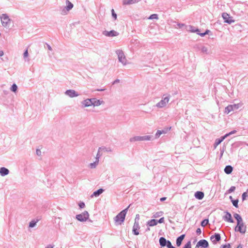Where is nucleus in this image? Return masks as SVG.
Masks as SVG:
<instances>
[{"instance_id":"27","label":"nucleus","mask_w":248,"mask_h":248,"mask_svg":"<svg viewBox=\"0 0 248 248\" xmlns=\"http://www.w3.org/2000/svg\"><path fill=\"white\" fill-rule=\"evenodd\" d=\"M166 105L162 99L156 104V106L158 108H163L165 106H166Z\"/></svg>"},{"instance_id":"36","label":"nucleus","mask_w":248,"mask_h":248,"mask_svg":"<svg viewBox=\"0 0 248 248\" xmlns=\"http://www.w3.org/2000/svg\"><path fill=\"white\" fill-rule=\"evenodd\" d=\"M158 18V15L156 14H152L148 17V19H157Z\"/></svg>"},{"instance_id":"32","label":"nucleus","mask_w":248,"mask_h":248,"mask_svg":"<svg viewBox=\"0 0 248 248\" xmlns=\"http://www.w3.org/2000/svg\"><path fill=\"white\" fill-rule=\"evenodd\" d=\"M98 163H99V161L95 160V161L94 162L91 163L90 164V165H89L91 169H94L96 168L97 165L98 164Z\"/></svg>"},{"instance_id":"35","label":"nucleus","mask_w":248,"mask_h":248,"mask_svg":"<svg viewBox=\"0 0 248 248\" xmlns=\"http://www.w3.org/2000/svg\"><path fill=\"white\" fill-rule=\"evenodd\" d=\"M10 90L11 91L15 93L16 92L17 90V85L15 84V83H14L11 88H10Z\"/></svg>"},{"instance_id":"51","label":"nucleus","mask_w":248,"mask_h":248,"mask_svg":"<svg viewBox=\"0 0 248 248\" xmlns=\"http://www.w3.org/2000/svg\"><path fill=\"white\" fill-rule=\"evenodd\" d=\"M201 50L203 53H207L208 49L206 47L203 46L202 47Z\"/></svg>"},{"instance_id":"53","label":"nucleus","mask_w":248,"mask_h":248,"mask_svg":"<svg viewBox=\"0 0 248 248\" xmlns=\"http://www.w3.org/2000/svg\"><path fill=\"white\" fill-rule=\"evenodd\" d=\"M164 222V217H161L159 219L157 220V224L158 223H162Z\"/></svg>"},{"instance_id":"48","label":"nucleus","mask_w":248,"mask_h":248,"mask_svg":"<svg viewBox=\"0 0 248 248\" xmlns=\"http://www.w3.org/2000/svg\"><path fill=\"white\" fill-rule=\"evenodd\" d=\"M139 220H140V216L139 214L136 215L135 218V223H139Z\"/></svg>"},{"instance_id":"4","label":"nucleus","mask_w":248,"mask_h":248,"mask_svg":"<svg viewBox=\"0 0 248 248\" xmlns=\"http://www.w3.org/2000/svg\"><path fill=\"white\" fill-rule=\"evenodd\" d=\"M0 18L2 25L6 28H8L10 25V22L11 19L9 18L8 16L6 14H2L0 16Z\"/></svg>"},{"instance_id":"64","label":"nucleus","mask_w":248,"mask_h":248,"mask_svg":"<svg viewBox=\"0 0 248 248\" xmlns=\"http://www.w3.org/2000/svg\"><path fill=\"white\" fill-rule=\"evenodd\" d=\"M236 248H242V246L240 244Z\"/></svg>"},{"instance_id":"28","label":"nucleus","mask_w":248,"mask_h":248,"mask_svg":"<svg viewBox=\"0 0 248 248\" xmlns=\"http://www.w3.org/2000/svg\"><path fill=\"white\" fill-rule=\"evenodd\" d=\"M69 11L66 9L65 7L61 8V14L62 15H66L67 14Z\"/></svg>"},{"instance_id":"55","label":"nucleus","mask_w":248,"mask_h":248,"mask_svg":"<svg viewBox=\"0 0 248 248\" xmlns=\"http://www.w3.org/2000/svg\"><path fill=\"white\" fill-rule=\"evenodd\" d=\"M202 233V231H201V229L199 228H198L197 230H196V233L198 234V235H200Z\"/></svg>"},{"instance_id":"20","label":"nucleus","mask_w":248,"mask_h":248,"mask_svg":"<svg viewBox=\"0 0 248 248\" xmlns=\"http://www.w3.org/2000/svg\"><path fill=\"white\" fill-rule=\"evenodd\" d=\"M233 170V167L231 165L226 166L224 170V171L225 173L227 174H231Z\"/></svg>"},{"instance_id":"38","label":"nucleus","mask_w":248,"mask_h":248,"mask_svg":"<svg viewBox=\"0 0 248 248\" xmlns=\"http://www.w3.org/2000/svg\"><path fill=\"white\" fill-rule=\"evenodd\" d=\"M189 29H190V31L192 32H200V30L198 29H195V28L192 26H189Z\"/></svg>"},{"instance_id":"29","label":"nucleus","mask_w":248,"mask_h":248,"mask_svg":"<svg viewBox=\"0 0 248 248\" xmlns=\"http://www.w3.org/2000/svg\"><path fill=\"white\" fill-rule=\"evenodd\" d=\"M99 150L103 151L106 152H111L112 150L110 148H107L106 147H101L99 148Z\"/></svg>"},{"instance_id":"34","label":"nucleus","mask_w":248,"mask_h":248,"mask_svg":"<svg viewBox=\"0 0 248 248\" xmlns=\"http://www.w3.org/2000/svg\"><path fill=\"white\" fill-rule=\"evenodd\" d=\"M163 212H161V211L157 212H156L155 214H154L153 217L154 218H157L159 217H161L163 215Z\"/></svg>"},{"instance_id":"2","label":"nucleus","mask_w":248,"mask_h":248,"mask_svg":"<svg viewBox=\"0 0 248 248\" xmlns=\"http://www.w3.org/2000/svg\"><path fill=\"white\" fill-rule=\"evenodd\" d=\"M116 53L118 56L119 62H121L123 65H126L127 60L125 58L124 51L121 49L116 50Z\"/></svg>"},{"instance_id":"8","label":"nucleus","mask_w":248,"mask_h":248,"mask_svg":"<svg viewBox=\"0 0 248 248\" xmlns=\"http://www.w3.org/2000/svg\"><path fill=\"white\" fill-rule=\"evenodd\" d=\"M222 16L224 20V22L231 24L234 22V20L232 19V17L230 16V15L226 13H223Z\"/></svg>"},{"instance_id":"40","label":"nucleus","mask_w":248,"mask_h":248,"mask_svg":"<svg viewBox=\"0 0 248 248\" xmlns=\"http://www.w3.org/2000/svg\"><path fill=\"white\" fill-rule=\"evenodd\" d=\"M101 151V150H99V149L98 150V152H97V155L95 157V160H97L98 161H99L100 157L102 155L100 154Z\"/></svg>"},{"instance_id":"54","label":"nucleus","mask_w":248,"mask_h":248,"mask_svg":"<svg viewBox=\"0 0 248 248\" xmlns=\"http://www.w3.org/2000/svg\"><path fill=\"white\" fill-rule=\"evenodd\" d=\"M28 55H29V54H28V50L26 49L23 54L24 58H25L27 57L28 56Z\"/></svg>"},{"instance_id":"22","label":"nucleus","mask_w":248,"mask_h":248,"mask_svg":"<svg viewBox=\"0 0 248 248\" xmlns=\"http://www.w3.org/2000/svg\"><path fill=\"white\" fill-rule=\"evenodd\" d=\"M156 225H157V220H156L155 219H152L149 220L147 222V225L150 226V227H153V226H155Z\"/></svg>"},{"instance_id":"44","label":"nucleus","mask_w":248,"mask_h":248,"mask_svg":"<svg viewBox=\"0 0 248 248\" xmlns=\"http://www.w3.org/2000/svg\"><path fill=\"white\" fill-rule=\"evenodd\" d=\"M232 109L233 110H237L239 108V104H234L233 105H232Z\"/></svg>"},{"instance_id":"52","label":"nucleus","mask_w":248,"mask_h":248,"mask_svg":"<svg viewBox=\"0 0 248 248\" xmlns=\"http://www.w3.org/2000/svg\"><path fill=\"white\" fill-rule=\"evenodd\" d=\"M248 197V194L247 192H244L243 194H242V200L243 201H244L246 197Z\"/></svg>"},{"instance_id":"37","label":"nucleus","mask_w":248,"mask_h":248,"mask_svg":"<svg viewBox=\"0 0 248 248\" xmlns=\"http://www.w3.org/2000/svg\"><path fill=\"white\" fill-rule=\"evenodd\" d=\"M238 202H239L238 199L232 200V202L233 205L234 207H235L236 208H238Z\"/></svg>"},{"instance_id":"58","label":"nucleus","mask_w":248,"mask_h":248,"mask_svg":"<svg viewBox=\"0 0 248 248\" xmlns=\"http://www.w3.org/2000/svg\"><path fill=\"white\" fill-rule=\"evenodd\" d=\"M54 247V245H48L45 247V248H53Z\"/></svg>"},{"instance_id":"26","label":"nucleus","mask_w":248,"mask_h":248,"mask_svg":"<svg viewBox=\"0 0 248 248\" xmlns=\"http://www.w3.org/2000/svg\"><path fill=\"white\" fill-rule=\"evenodd\" d=\"M233 217L237 220V223H239L243 221L242 217L240 216V215L237 213H234L233 214Z\"/></svg>"},{"instance_id":"15","label":"nucleus","mask_w":248,"mask_h":248,"mask_svg":"<svg viewBox=\"0 0 248 248\" xmlns=\"http://www.w3.org/2000/svg\"><path fill=\"white\" fill-rule=\"evenodd\" d=\"M185 237V234H183L179 236L176 238V244L177 247H180L182 243L183 240Z\"/></svg>"},{"instance_id":"47","label":"nucleus","mask_w":248,"mask_h":248,"mask_svg":"<svg viewBox=\"0 0 248 248\" xmlns=\"http://www.w3.org/2000/svg\"><path fill=\"white\" fill-rule=\"evenodd\" d=\"M220 248H231V245L230 244H227L222 245L220 246Z\"/></svg>"},{"instance_id":"12","label":"nucleus","mask_w":248,"mask_h":248,"mask_svg":"<svg viewBox=\"0 0 248 248\" xmlns=\"http://www.w3.org/2000/svg\"><path fill=\"white\" fill-rule=\"evenodd\" d=\"M65 94L71 98L77 97L79 95V94L77 92L71 89L66 90L65 92Z\"/></svg>"},{"instance_id":"45","label":"nucleus","mask_w":248,"mask_h":248,"mask_svg":"<svg viewBox=\"0 0 248 248\" xmlns=\"http://www.w3.org/2000/svg\"><path fill=\"white\" fill-rule=\"evenodd\" d=\"M111 14L112 17L116 20L117 19V14L115 13L114 9H111Z\"/></svg>"},{"instance_id":"6","label":"nucleus","mask_w":248,"mask_h":248,"mask_svg":"<svg viewBox=\"0 0 248 248\" xmlns=\"http://www.w3.org/2000/svg\"><path fill=\"white\" fill-rule=\"evenodd\" d=\"M89 214L88 212L86 211H85L81 214L77 215L76 216V218L80 222H84L87 220L89 218Z\"/></svg>"},{"instance_id":"50","label":"nucleus","mask_w":248,"mask_h":248,"mask_svg":"<svg viewBox=\"0 0 248 248\" xmlns=\"http://www.w3.org/2000/svg\"><path fill=\"white\" fill-rule=\"evenodd\" d=\"M78 206L79 208L81 209L84 208L85 205L84 202H81L78 203Z\"/></svg>"},{"instance_id":"16","label":"nucleus","mask_w":248,"mask_h":248,"mask_svg":"<svg viewBox=\"0 0 248 248\" xmlns=\"http://www.w3.org/2000/svg\"><path fill=\"white\" fill-rule=\"evenodd\" d=\"M92 104L91 98L85 99L81 102L82 107L83 108L91 106Z\"/></svg>"},{"instance_id":"43","label":"nucleus","mask_w":248,"mask_h":248,"mask_svg":"<svg viewBox=\"0 0 248 248\" xmlns=\"http://www.w3.org/2000/svg\"><path fill=\"white\" fill-rule=\"evenodd\" d=\"M236 133V130H232L231 132H229V133H227V134H225L224 136L225 137V138H226L229 136H230L231 135H232V134H235Z\"/></svg>"},{"instance_id":"1","label":"nucleus","mask_w":248,"mask_h":248,"mask_svg":"<svg viewBox=\"0 0 248 248\" xmlns=\"http://www.w3.org/2000/svg\"><path fill=\"white\" fill-rule=\"evenodd\" d=\"M130 205L125 209L121 211L115 217L114 221L119 225H121L124 221L126 214Z\"/></svg>"},{"instance_id":"10","label":"nucleus","mask_w":248,"mask_h":248,"mask_svg":"<svg viewBox=\"0 0 248 248\" xmlns=\"http://www.w3.org/2000/svg\"><path fill=\"white\" fill-rule=\"evenodd\" d=\"M102 34L106 36L114 37L118 36L119 33L114 30H111L110 31H104Z\"/></svg>"},{"instance_id":"14","label":"nucleus","mask_w":248,"mask_h":248,"mask_svg":"<svg viewBox=\"0 0 248 248\" xmlns=\"http://www.w3.org/2000/svg\"><path fill=\"white\" fill-rule=\"evenodd\" d=\"M140 229L139 223H135L133 226L132 232L134 235H138L139 234L138 230Z\"/></svg>"},{"instance_id":"5","label":"nucleus","mask_w":248,"mask_h":248,"mask_svg":"<svg viewBox=\"0 0 248 248\" xmlns=\"http://www.w3.org/2000/svg\"><path fill=\"white\" fill-rule=\"evenodd\" d=\"M152 139L151 136L146 135L143 136H135L131 138L129 140L130 142H134L136 141L150 140Z\"/></svg>"},{"instance_id":"30","label":"nucleus","mask_w":248,"mask_h":248,"mask_svg":"<svg viewBox=\"0 0 248 248\" xmlns=\"http://www.w3.org/2000/svg\"><path fill=\"white\" fill-rule=\"evenodd\" d=\"M39 221L38 219H37L36 220H32L30 223H29V227L30 228H33L36 225L37 222Z\"/></svg>"},{"instance_id":"62","label":"nucleus","mask_w":248,"mask_h":248,"mask_svg":"<svg viewBox=\"0 0 248 248\" xmlns=\"http://www.w3.org/2000/svg\"><path fill=\"white\" fill-rule=\"evenodd\" d=\"M166 199H167L166 197H162V198H160V201L161 202H163V201H165L166 200Z\"/></svg>"},{"instance_id":"31","label":"nucleus","mask_w":248,"mask_h":248,"mask_svg":"<svg viewBox=\"0 0 248 248\" xmlns=\"http://www.w3.org/2000/svg\"><path fill=\"white\" fill-rule=\"evenodd\" d=\"M209 223V219L208 218H206L203 219L201 223V225L204 227Z\"/></svg>"},{"instance_id":"18","label":"nucleus","mask_w":248,"mask_h":248,"mask_svg":"<svg viewBox=\"0 0 248 248\" xmlns=\"http://www.w3.org/2000/svg\"><path fill=\"white\" fill-rule=\"evenodd\" d=\"M92 101V106L93 105V106H100L103 101H101L100 100L96 99L95 98H91Z\"/></svg>"},{"instance_id":"7","label":"nucleus","mask_w":248,"mask_h":248,"mask_svg":"<svg viewBox=\"0 0 248 248\" xmlns=\"http://www.w3.org/2000/svg\"><path fill=\"white\" fill-rule=\"evenodd\" d=\"M244 224L243 222H240V223H237V225L234 228V230L235 232H239L241 233L244 234L246 232V227L244 228Z\"/></svg>"},{"instance_id":"19","label":"nucleus","mask_w":248,"mask_h":248,"mask_svg":"<svg viewBox=\"0 0 248 248\" xmlns=\"http://www.w3.org/2000/svg\"><path fill=\"white\" fill-rule=\"evenodd\" d=\"M204 193L202 191H198L195 193V198L198 200H202L204 197Z\"/></svg>"},{"instance_id":"11","label":"nucleus","mask_w":248,"mask_h":248,"mask_svg":"<svg viewBox=\"0 0 248 248\" xmlns=\"http://www.w3.org/2000/svg\"><path fill=\"white\" fill-rule=\"evenodd\" d=\"M210 240L214 244H216L217 242L221 240L220 234L218 233H215L214 235L210 236Z\"/></svg>"},{"instance_id":"59","label":"nucleus","mask_w":248,"mask_h":248,"mask_svg":"<svg viewBox=\"0 0 248 248\" xmlns=\"http://www.w3.org/2000/svg\"><path fill=\"white\" fill-rule=\"evenodd\" d=\"M197 34L200 35L202 37H203V36H204L205 35V33L204 32L200 33L199 32H198Z\"/></svg>"},{"instance_id":"33","label":"nucleus","mask_w":248,"mask_h":248,"mask_svg":"<svg viewBox=\"0 0 248 248\" xmlns=\"http://www.w3.org/2000/svg\"><path fill=\"white\" fill-rule=\"evenodd\" d=\"M123 5H130L134 4L133 0H123Z\"/></svg>"},{"instance_id":"13","label":"nucleus","mask_w":248,"mask_h":248,"mask_svg":"<svg viewBox=\"0 0 248 248\" xmlns=\"http://www.w3.org/2000/svg\"><path fill=\"white\" fill-rule=\"evenodd\" d=\"M226 215L223 217V218L224 220L226 221L230 222V223H233L234 220L232 218L231 214L228 211H226L225 212Z\"/></svg>"},{"instance_id":"21","label":"nucleus","mask_w":248,"mask_h":248,"mask_svg":"<svg viewBox=\"0 0 248 248\" xmlns=\"http://www.w3.org/2000/svg\"><path fill=\"white\" fill-rule=\"evenodd\" d=\"M104 190L102 188H100L98 189L97 190L93 192V194L92 195L91 197H97L99 196L101 194H102Z\"/></svg>"},{"instance_id":"41","label":"nucleus","mask_w":248,"mask_h":248,"mask_svg":"<svg viewBox=\"0 0 248 248\" xmlns=\"http://www.w3.org/2000/svg\"><path fill=\"white\" fill-rule=\"evenodd\" d=\"M235 187L234 186H232L227 191V192L228 193H231L235 190Z\"/></svg>"},{"instance_id":"24","label":"nucleus","mask_w":248,"mask_h":248,"mask_svg":"<svg viewBox=\"0 0 248 248\" xmlns=\"http://www.w3.org/2000/svg\"><path fill=\"white\" fill-rule=\"evenodd\" d=\"M66 5L65 7L69 11L73 8V4L68 0H66Z\"/></svg>"},{"instance_id":"57","label":"nucleus","mask_w":248,"mask_h":248,"mask_svg":"<svg viewBox=\"0 0 248 248\" xmlns=\"http://www.w3.org/2000/svg\"><path fill=\"white\" fill-rule=\"evenodd\" d=\"M36 154L39 156L41 155V151L40 149H36Z\"/></svg>"},{"instance_id":"39","label":"nucleus","mask_w":248,"mask_h":248,"mask_svg":"<svg viewBox=\"0 0 248 248\" xmlns=\"http://www.w3.org/2000/svg\"><path fill=\"white\" fill-rule=\"evenodd\" d=\"M225 149H226V147L225 146H223L222 147L220 148V156H219L220 158H221L222 157Z\"/></svg>"},{"instance_id":"63","label":"nucleus","mask_w":248,"mask_h":248,"mask_svg":"<svg viewBox=\"0 0 248 248\" xmlns=\"http://www.w3.org/2000/svg\"><path fill=\"white\" fill-rule=\"evenodd\" d=\"M209 32H210V31L209 30H206L204 33H205V35H206L208 34Z\"/></svg>"},{"instance_id":"42","label":"nucleus","mask_w":248,"mask_h":248,"mask_svg":"<svg viewBox=\"0 0 248 248\" xmlns=\"http://www.w3.org/2000/svg\"><path fill=\"white\" fill-rule=\"evenodd\" d=\"M183 248H191V242L188 241L184 246Z\"/></svg>"},{"instance_id":"61","label":"nucleus","mask_w":248,"mask_h":248,"mask_svg":"<svg viewBox=\"0 0 248 248\" xmlns=\"http://www.w3.org/2000/svg\"><path fill=\"white\" fill-rule=\"evenodd\" d=\"M46 46H47V47L48 48V50H52V47H51V46L48 45V44H46Z\"/></svg>"},{"instance_id":"17","label":"nucleus","mask_w":248,"mask_h":248,"mask_svg":"<svg viewBox=\"0 0 248 248\" xmlns=\"http://www.w3.org/2000/svg\"><path fill=\"white\" fill-rule=\"evenodd\" d=\"M9 173V170L8 169L5 167H1L0 168V174L2 176L7 175Z\"/></svg>"},{"instance_id":"56","label":"nucleus","mask_w":248,"mask_h":248,"mask_svg":"<svg viewBox=\"0 0 248 248\" xmlns=\"http://www.w3.org/2000/svg\"><path fill=\"white\" fill-rule=\"evenodd\" d=\"M177 25L178 26V28L180 29L184 27L185 25L182 23H177Z\"/></svg>"},{"instance_id":"49","label":"nucleus","mask_w":248,"mask_h":248,"mask_svg":"<svg viewBox=\"0 0 248 248\" xmlns=\"http://www.w3.org/2000/svg\"><path fill=\"white\" fill-rule=\"evenodd\" d=\"M161 134V130H158L155 135V138H158Z\"/></svg>"},{"instance_id":"9","label":"nucleus","mask_w":248,"mask_h":248,"mask_svg":"<svg viewBox=\"0 0 248 248\" xmlns=\"http://www.w3.org/2000/svg\"><path fill=\"white\" fill-rule=\"evenodd\" d=\"M207 248L209 247L208 242L205 239H202L197 243L195 248H199V247Z\"/></svg>"},{"instance_id":"60","label":"nucleus","mask_w":248,"mask_h":248,"mask_svg":"<svg viewBox=\"0 0 248 248\" xmlns=\"http://www.w3.org/2000/svg\"><path fill=\"white\" fill-rule=\"evenodd\" d=\"M120 82V80L119 79H116V80H115L113 82V84H115L116 83H119Z\"/></svg>"},{"instance_id":"25","label":"nucleus","mask_w":248,"mask_h":248,"mask_svg":"<svg viewBox=\"0 0 248 248\" xmlns=\"http://www.w3.org/2000/svg\"><path fill=\"white\" fill-rule=\"evenodd\" d=\"M232 111H233L232 106V105H230L225 108L224 113L228 114Z\"/></svg>"},{"instance_id":"23","label":"nucleus","mask_w":248,"mask_h":248,"mask_svg":"<svg viewBox=\"0 0 248 248\" xmlns=\"http://www.w3.org/2000/svg\"><path fill=\"white\" fill-rule=\"evenodd\" d=\"M225 139V137L223 136L219 139H216L214 143L215 147L216 148L217 145H218Z\"/></svg>"},{"instance_id":"46","label":"nucleus","mask_w":248,"mask_h":248,"mask_svg":"<svg viewBox=\"0 0 248 248\" xmlns=\"http://www.w3.org/2000/svg\"><path fill=\"white\" fill-rule=\"evenodd\" d=\"M162 100L164 101V102L165 103V104L167 105V104L169 102V101L170 100V97L169 96H166V97H164L162 99Z\"/></svg>"},{"instance_id":"3","label":"nucleus","mask_w":248,"mask_h":248,"mask_svg":"<svg viewBox=\"0 0 248 248\" xmlns=\"http://www.w3.org/2000/svg\"><path fill=\"white\" fill-rule=\"evenodd\" d=\"M159 243L161 247H167L168 248H176L172 245L170 240H167L164 237L159 238Z\"/></svg>"}]
</instances>
